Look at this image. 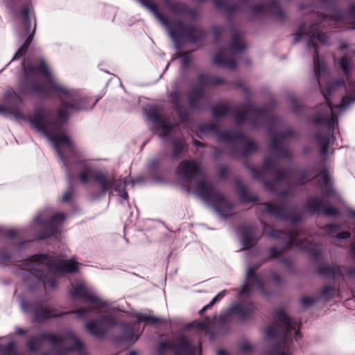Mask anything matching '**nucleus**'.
<instances>
[{
	"label": "nucleus",
	"mask_w": 355,
	"mask_h": 355,
	"mask_svg": "<svg viewBox=\"0 0 355 355\" xmlns=\"http://www.w3.org/2000/svg\"><path fill=\"white\" fill-rule=\"evenodd\" d=\"M184 149V143L182 141H175L174 142L173 156L176 157Z\"/></svg>",
	"instance_id": "nucleus-36"
},
{
	"label": "nucleus",
	"mask_w": 355,
	"mask_h": 355,
	"mask_svg": "<svg viewBox=\"0 0 355 355\" xmlns=\"http://www.w3.org/2000/svg\"><path fill=\"white\" fill-rule=\"evenodd\" d=\"M313 66L315 74L318 77L324 70V64L322 60H320L318 55H317V58L313 60Z\"/></svg>",
	"instance_id": "nucleus-29"
},
{
	"label": "nucleus",
	"mask_w": 355,
	"mask_h": 355,
	"mask_svg": "<svg viewBox=\"0 0 355 355\" xmlns=\"http://www.w3.org/2000/svg\"><path fill=\"white\" fill-rule=\"evenodd\" d=\"M44 285L45 287L50 286L53 287L55 286L54 282L44 281Z\"/></svg>",
	"instance_id": "nucleus-57"
},
{
	"label": "nucleus",
	"mask_w": 355,
	"mask_h": 355,
	"mask_svg": "<svg viewBox=\"0 0 355 355\" xmlns=\"http://www.w3.org/2000/svg\"><path fill=\"white\" fill-rule=\"evenodd\" d=\"M19 21H20L21 34L26 35L27 37L26 38L24 44L21 45V46L16 52L12 60L19 58V57L22 56L23 55H24L26 53L30 43L33 40V37L34 36L35 29H36V26L35 25L33 30L31 31V19H30V17L28 15V9H26V8L24 9L19 14Z\"/></svg>",
	"instance_id": "nucleus-8"
},
{
	"label": "nucleus",
	"mask_w": 355,
	"mask_h": 355,
	"mask_svg": "<svg viewBox=\"0 0 355 355\" xmlns=\"http://www.w3.org/2000/svg\"><path fill=\"white\" fill-rule=\"evenodd\" d=\"M196 327L202 329L203 330H207L208 329V324L207 322H198L196 325Z\"/></svg>",
	"instance_id": "nucleus-49"
},
{
	"label": "nucleus",
	"mask_w": 355,
	"mask_h": 355,
	"mask_svg": "<svg viewBox=\"0 0 355 355\" xmlns=\"http://www.w3.org/2000/svg\"><path fill=\"white\" fill-rule=\"evenodd\" d=\"M139 321H144L148 323L155 324L160 321V319L156 317L148 316L144 314H140L138 316Z\"/></svg>",
	"instance_id": "nucleus-34"
},
{
	"label": "nucleus",
	"mask_w": 355,
	"mask_h": 355,
	"mask_svg": "<svg viewBox=\"0 0 355 355\" xmlns=\"http://www.w3.org/2000/svg\"><path fill=\"white\" fill-rule=\"evenodd\" d=\"M290 352L287 349L277 350L272 352L270 355H289Z\"/></svg>",
	"instance_id": "nucleus-45"
},
{
	"label": "nucleus",
	"mask_w": 355,
	"mask_h": 355,
	"mask_svg": "<svg viewBox=\"0 0 355 355\" xmlns=\"http://www.w3.org/2000/svg\"><path fill=\"white\" fill-rule=\"evenodd\" d=\"M254 268H249L247 271V283L243 285L241 294H245L250 291V286L261 290L262 282L254 275Z\"/></svg>",
	"instance_id": "nucleus-18"
},
{
	"label": "nucleus",
	"mask_w": 355,
	"mask_h": 355,
	"mask_svg": "<svg viewBox=\"0 0 355 355\" xmlns=\"http://www.w3.org/2000/svg\"><path fill=\"white\" fill-rule=\"evenodd\" d=\"M33 315L35 320L40 322L53 317L60 316L62 314L55 309L41 306L35 309Z\"/></svg>",
	"instance_id": "nucleus-19"
},
{
	"label": "nucleus",
	"mask_w": 355,
	"mask_h": 355,
	"mask_svg": "<svg viewBox=\"0 0 355 355\" xmlns=\"http://www.w3.org/2000/svg\"><path fill=\"white\" fill-rule=\"evenodd\" d=\"M328 231H329V233L331 234H334V230H338V227L336 225H329L327 227Z\"/></svg>",
	"instance_id": "nucleus-52"
},
{
	"label": "nucleus",
	"mask_w": 355,
	"mask_h": 355,
	"mask_svg": "<svg viewBox=\"0 0 355 355\" xmlns=\"http://www.w3.org/2000/svg\"><path fill=\"white\" fill-rule=\"evenodd\" d=\"M309 35L310 37V41L308 43V46L309 47L311 46V45L314 46V41L315 40H318L324 44L327 42V35L320 32L314 26L311 28V30L309 31Z\"/></svg>",
	"instance_id": "nucleus-24"
},
{
	"label": "nucleus",
	"mask_w": 355,
	"mask_h": 355,
	"mask_svg": "<svg viewBox=\"0 0 355 355\" xmlns=\"http://www.w3.org/2000/svg\"><path fill=\"white\" fill-rule=\"evenodd\" d=\"M236 137H232V135H230L228 133H225V138L227 139H234Z\"/></svg>",
	"instance_id": "nucleus-63"
},
{
	"label": "nucleus",
	"mask_w": 355,
	"mask_h": 355,
	"mask_svg": "<svg viewBox=\"0 0 355 355\" xmlns=\"http://www.w3.org/2000/svg\"><path fill=\"white\" fill-rule=\"evenodd\" d=\"M143 6L151 11L154 15L164 25L167 27L169 35L171 37H174L176 34L184 35L186 32V28L182 25V23L178 22V28L176 31H173L169 27L167 19L164 17L158 11L156 6L150 0H138Z\"/></svg>",
	"instance_id": "nucleus-13"
},
{
	"label": "nucleus",
	"mask_w": 355,
	"mask_h": 355,
	"mask_svg": "<svg viewBox=\"0 0 355 355\" xmlns=\"http://www.w3.org/2000/svg\"><path fill=\"white\" fill-rule=\"evenodd\" d=\"M6 102L7 103L6 110L10 112L17 120L26 119L25 116L19 110V107L22 103V100L17 94L15 92H8L6 94Z\"/></svg>",
	"instance_id": "nucleus-16"
},
{
	"label": "nucleus",
	"mask_w": 355,
	"mask_h": 355,
	"mask_svg": "<svg viewBox=\"0 0 355 355\" xmlns=\"http://www.w3.org/2000/svg\"><path fill=\"white\" fill-rule=\"evenodd\" d=\"M80 178L82 182L85 184L92 180H96L101 187L103 193L113 187L122 199L125 200L128 198V193L125 191L126 182L124 180H119L118 182H114L112 180L105 178L103 174L91 168H87L83 171L80 175Z\"/></svg>",
	"instance_id": "nucleus-5"
},
{
	"label": "nucleus",
	"mask_w": 355,
	"mask_h": 355,
	"mask_svg": "<svg viewBox=\"0 0 355 355\" xmlns=\"http://www.w3.org/2000/svg\"><path fill=\"white\" fill-rule=\"evenodd\" d=\"M331 18L335 21H341L343 20V16L340 13L337 12L334 16H331Z\"/></svg>",
	"instance_id": "nucleus-54"
},
{
	"label": "nucleus",
	"mask_w": 355,
	"mask_h": 355,
	"mask_svg": "<svg viewBox=\"0 0 355 355\" xmlns=\"http://www.w3.org/2000/svg\"><path fill=\"white\" fill-rule=\"evenodd\" d=\"M266 210L268 213L275 214L279 217H281L280 209L281 207L277 205H272L269 203H266L264 205Z\"/></svg>",
	"instance_id": "nucleus-32"
},
{
	"label": "nucleus",
	"mask_w": 355,
	"mask_h": 355,
	"mask_svg": "<svg viewBox=\"0 0 355 355\" xmlns=\"http://www.w3.org/2000/svg\"><path fill=\"white\" fill-rule=\"evenodd\" d=\"M302 302L304 306H308L313 304V300L311 297H304L302 299Z\"/></svg>",
	"instance_id": "nucleus-46"
},
{
	"label": "nucleus",
	"mask_w": 355,
	"mask_h": 355,
	"mask_svg": "<svg viewBox=\"0 0 355 355\" xmlns=\"http://www.w3.org/2000/svg\"><path fill=\"white\" fill-rule=\"evenodd\" d=\"M244 248H248L251 246L248 237L244 238L243 240Z\"/></svg>",
	"instance_id": "nucleus-53"
},
{
	"label": "nucleus",
	"mask_w": 355,
	"mask_h": 355,
	"mask_svg": "<svg viewBox=\"0 0 355 355\" xmlns=\"http://www.w3.org/2000/svg\"><path fill=\"white\" fill-rule=\"evenodd\" d=\"M321 179L324 182V183L327 185V188L325 190V193L327 196H331V193H334L333 189L331 188L330 186H329V182L330 181V178L328 175L326 171H322L321 174Z\"/></svg>",
	"instance_id": "nucleus-31"
},
{
	"label": "nucleus",
	"mask_w": 355,
	"mask_h": 355,
	"mask_svg": "<svg viewBox=\"0 0 355 355\" xmlns=\"http://www.w3.org/2000/svg\"><path fill=\"white\" fill-rule=\"evenodd\" d=\"M216 4L219 7L227 6L230 0H214Z\"/></svg>",
	"instance_id": "nucleus-44"
},
{
	"label": "nucleus",
	"mask_w": 355,
	"mask_h": 355,
	"mask_svg": "<svg viewBox=\"0 0 355 355\" xmlns=\"http://www.w3.org/2000/svg\"><path fill=\"white\" fill-rule=\"evenodd\" d=\"M49 343L53 347H69L68 350L79 349L82 343L72 332H69L65 338L55 336L50 333H44L38 337L32 338L28 342V348L31 352H36L45 343Z\"/></svg>",
	"instance_id": "nucleus-4"
},
{
	"label": "nucleus",
	"mask_w": 355,
	"mask_h": 355,
	"mask_svg": "<svg viewBox=\"0 0 355 355\" xmlns=\"http://www.w3.org/2000/svg\"><path fill=\"white\" fill-rule=\"evenodd\" d=\"M320 273H322L324 275H331L332 276H335V275H336L337 273H338L340 272V270L338 268H327L321 269L320 270Z\"/></svg>",
	"instance_id": "nucleus-37"
},
{
	"label": "nucleus",
	"mask_w": 355,
	"mask_h": 355,
	"mask_svg": "<svg viewBox=\"0 0 355 355\" xmlns=\"http://www.w3.org/2000/svg\"><path fill=\"white\" fill-rule=\"evenodd\" d=\"M275 324L266 330V336L270 338L277 335H283L288 338L292 337L297 339L300 333L297 330V323L288 318L283 311L277 312Z\"/></svg>",
	"instance_id": "nucleus-6"
},
{
	"label": "nucleus",
	"mask_w": 355,
	"mask_h": 355,
	"mask_svg": "<svg viewBox=\"0 0 355 355\" xmlns=\"http://www.w3.org/2000/svg\"><path fill=\"white\" fill-rule=\"evenodd\" d=\"M65 218V215L62 213L55 214L51 218V222L46 226L48 232L45 233L41 236V238H46L53 235L57 230L58 226Z\"/></svg>",
	"instance_id": "nucleus-22"
},
{
	"label": "nucleus",
	"mask_w": 355,
	"mask_h": 355,
	"mask_svg": "<svg viewBox=\"0 0 355 355\" xmlns=\"http://www.w3.org/2000/svg\"><path fill=\"white\" fill-rule=\"evenodd\" d=\"M309 207L314 211L323 210L324 214L328 216H334L338 214V210L334 207H322V202L318 198H311L309 202Z\"/></svg>",
	"instance_id": "nucleus-21"
},
{
	"label": "nucleus",
	"mask_w": 355,
	"mask_h": 355,
	"mask_svg": "<svg viewBox=\"0 0 355 355\" xmlns=\"http://www.w3.org/2000/svg\"><path fill=\"white\" fill-rule=\"evenodd\" d=\"M35 71V68L33 66L28 67V68L24 67V72L26 76H29Z\"/></svg>",
	"instance_id": "nucleus-51"
},
{
	"label": "nucleus",
	"mask_w": 355,
	"mask_h": 355,
	"mask_svg": "<svg viewBox=\"0 0 355 355\" xmlns=\"http://www.w3.org/2000/svg\"><path fill=\"white\" fill-rule=\"evenodd\" d=\"M225 291H222L221 292H220L217 295H216L212 299L209 304L205 305L202 308V309L199 311L200 314L203 313L207 309L211 307L214 304L220 300L225 295Z\"/></svg>",
	"instance_id": "nucleus-28"
},
{
	"label": "nucleus",
	"mask_w": 355,
	"mask_h": 355,
	"mask_svg": "<svg viewBox=\"0 0 355 355\" xmlns=\"http://www.w3.org/2000/svg\"><path fill=\"white\" fill-rule=\"evenodd\" d=\"M171 350L175 355H193L195 350L187 338L181 336L171 343H161L158 347L159 355H163L165 350Z\"/></svg>",
	"instance_id": "nucleus-10"
},
{
	"label": "nucleus",
	"mask_w": 355,
	"mask_h": 355,
	"mask_svg": "<svg viewBox=\"0 0 355 355\" xmlns=\"http://www.w3.org/2000/svg\"><path fill=\"white\" fill-rule=\"evenodd\" d=\"M349 15H350L349 22L355 24V4H352L349 8Z\"/></svg>",
	"instance_id": "nucleus-40"
},
{
	"label": "nucleus",
	"mask_w": 355,
	"mask_h": 355,
	"mask_svg": "<svg viewBox=\"0 0 355 355\" xmlns=\"http://www.w3.org/2000/svg\"><path fill=\"white\" fill-rule=\"evenodd\" d=\"M182 64L184 67L187 66L190 62L189 53H184L180 57Z\"/></svg>",
	"instance_id": "nucleus-41"
},
{
	"label": "nucleus",
	"mask_w": 355,
	"mask_h": 355,
	"mask_svg": "<svg viewBox=\"0 0 355 355\" xmlns=\"http://www.w3.org/2000/svg\"><path fill=\"white\" fill-rule=\"evenodd\" d=\"M0 353L2 355H15L16 351L14 347V343H10L7 347L3 348L0 347Z\"/></svg>",
	"instance_id": "nucleus-33"
},
{
	"label": "nucleus",
	"mask_w": 355,
	"mask_h": 355,
	"mask_svg": "<svg viewBox=\"0 0 355 355\" xmlns=\"http://www.w3.org/2000/svg\"><path fill=\"white\" fill-rule=\"evenodd\" d=\"M274 165V162L271 159H266L264 163V167L266 169L270 168Z\"/></svg>",
	"instance_id": "nucleus-48"
},
{
	"label": "nucleus",
	"mask_w": 355,
	"mask_h": 355,
	"mask_svg": "<svg viewBox=\"0 0 355 355\" xmlns=\"http://www.w3.org/2000/svg\"><path fill=\"white\" fill-rule=\"evenodd\" d=\"M178 173L182 178L189 181L201 174V168L194 161H183L178 166Z\"/></svg>",
	"instance_id": "nucleus-14"
},
{
	"label": "nucleus",
	"mask_w": 355,
	"mask_h": 355,
	"mask_svg": "<svg viewBox=\"0 0 355 355\" xmlns=\"http://www.w3.org/2000/svg\"><path fill=\"white\" fill-rule=\"evenodd\" d=\"M350 236V233L349 232H343L337 234L338 239H346Z\"/></svg>",
	"instance_id": "nucleus-50"
},
{
	"label": "nucleus",
	"mask_w": 355,
	"mask_h": 355,
	"mask_svg": "<svg viewBox=\"0 0 355 355\" xmlns=\"http://www.w3.org/2000/svg\"><path fill=\"white\" fill-rule=\"evenodd\" d=\"M264 232L270 237H276L283 239L289 246L296 245L298 248L302 249H306L308 250H311L312 249V244L311 241H305L298 243V241L301 240V237L294 231L285 233L278 230H271L268 232L266 228H264Z\"/></svg>",
	"instance_id": "nucleus-11"
},
{
	"label": "nucleus",
	"mask_w": 355,
	"mask_h": 355,
	"mask_svg": "<svg viewBox=\"0 0 355 355\" xmlns=\"http://www.w3.org/2000/svg\"><path fill=\"white\" fill-rule=\"evenodd\" d=\"M202 94V91L201 88H198V89H194L192 92L191 96L189 99L190 104L191 105H194L196 103L195 101L193 99V96H195L196 97H200V96H201Z\"/></svg>",
	"instance_id": "nucleus-38"
},
{
	"label": "nucleus",
	"mask_w": 355,
	"mask_h": 355,
	"mask_svg": "<svg viewBox=\"0 0 355 355\" xmlns=\"http://www.w3.org/2000/svg\"><path fill=\"white\" fill-rule=\"evenodd\" d=\"M33 90L36 91V92H40V91H42V88L38 85H35L33 87Z\"/></svg>",
	"instance_id": "nucleus-59"
},
{
	"label": "nucleus",
	"mask_w": 355,
	"mask_h": 355,
	"mask_svg": "<svg viewBox=\"0 0 355 355\" xmlns=\"http://www.w3.org/2000/svg\"><path fill=\"white\" fill-rule=\"evenodd\" d=\"M115 324L113 318L110 317H104L98 322H90L87 324V330L96 337L102 336L108 327L114 326Z\"/></svg>",
	"instance_id": "nucleus-15"
},
{
	"label": "nucleus",
	"mask_w": 355,
	"mask_h": 355,
	"mask_svg": "<svg viewBox=\"0 0 355 355\" xmlns=\"http://www.w3.org/2000/svg\"><path fill=\"white\" fill-rule=\"evenodd\" d=\"M228 107L226 105H218L212 107V114L215 116H223L227 114Z\"/></svg>",
	"instance_id": "nucleus-27"
},
{
	"label": "nucleus",
	"mask_w": 355,
	"mask_h": 355,
	"mask_svg": "<svg viewBox=\"0 0 355 355\" xmlns=\"http://www.w3.org/2000/svg\"><path fill=\"white\" fill-rule=\"evenodd\" d=\"M73 196V193L71 191H67L63 196H62V200L64 202H68L69 201Z\"/></svg>",
	"instance_id": "nucleus-43"
},
{
	"label": "nucleus",
	"mask_w": 355,
	"mask_h": 355,
	"mask_svg": "<svg viewBox=\"0 0 355 355\" xmlns=\"http://www.w3.org/2000/svg\"><path fill=\"white\" fill-rule=\"evenodd\" d=\"M347 46V42H342L340 44V49H343L346 48Z\"/></svg>",
	"instance_id": "nucleus-64"
},
{
	"label": "nucleus",
	"mask_w": 355,
	"mask_h": 355,
	"mask_svg": "<svg viewBox=\"0 0 355 355\" xmlns=\"http://www.w3.org/2000/svg\"><path fill=\"white\" fill-rule=\"evenodd\" d=\"M189 33H191V32L196 33H200V31L198 28H190L189 30Z\"/></svg>",
	"instance_id": "nucleus-62"
},
{
	"label": "nucleus",
	"mask_w": 355,
	"mask_h": 355,
	"mask_svg": "<svg viewBox=\"0 0 355 355\" xmlns=\"http://www.w3.org/2000/svg\"><path fill=\"white\" fill-rule=\"evenodd\" d=\"M354 102H355V82L350 83V93L343 96L341 103L336 107L345 109Z\"/></svg>",
	"instance_id": "nucleus-25"
},
{
	"label": "nucleus",
	"mask_w": 355,
	"mask_h": 355,
	"mask_svg": "<svg viewBox=\"0 0 355 355\" xmlns=\"http://www.w3.org/2000/svg\"><path fill=\"white\" fill-rule=\"evenodd\" d=\"M180 94L178 92H174L173 94H171L170 100L173 103L174 106L178 111L181 118L182 119H184L185 116L181 114L180 112Z\"/></svg>",
	"instance_id": "nucleus-30"
},
{
	"label": "nucleus",
	"mask_w": 355,
	"mask_h": 355,
	"mask_svg": "<svg viewBox=\"0 0 355 355\" xmlns=\"http://www.w3.org/2000/svg\"><path fill=\"white\" fill-rule=\"evenodd\" d=\"M148 117L154 123H158L160 136L164 137L171 131L172 126L164 119H163L159 112L155 107H149L147 112Z\"/></svg>",
	"instance_id": "nucleus-17"
},
{
	"label": "nucleus",
	"mask_w": 355,
	"mask_h": 355,
	"mask_svg": "<svg viewBox=\"0 0 355 355\" xmlns=\"http://www.w3.org/2000/svg\"><path fill=\"white\" fill-rule=\"evenodd\" d=\"M302 33H298L296 34L295 39V42H297L300 40V38L302 37Z\"/></svg>",
	"instance_id": "nucleus-60"
},
{
	"label": "nucleus",
	"mask_w": 355,
	"mask_h": 355,
	"mask_svg": "<svg viewBox=\"0 0 355 355\" xmlns=\"http://www.w3.org/2000/svg\"><path fill=\"white\" fill-rule=\"evenodd\" d=\"M73 297L84 299L87 301L93 309H101L105 303L98 299L94 294L83 284H78L71 291Z\"/></svg>",
	"instance_id": "nucleus-12"
},
{
	"label": "nucleus",
	"mask_w": 355,
	"mask_h": 355,
	"mask_svg": "<svg viewBox=\"0 0 355 355\" xmlns=\"http://www.w3.org/2000/svg\"><path fill=\"white\" fill-rule=\"evenodd\" d=\"M256 309L253 304H237L232 307L231 313L238 315L241 318L250 316Z\"/></svg>",
	"instance_id": "nucleus-20"
},
{
	"label": "nucleus",
	"mask_w": 355,
	"mask_h": 355,
	"mask_svg": "<svg viewBox=\"0 0 355 355\" xmlns=\"http://www.w3.org/2000/svg\"><path fill=\"white\" fill-rule=\"evenodd\" d=\"M340 67L344 73L347 76L348 70L351 67V61L347 57H343L340 62Z\"/></svg>",
	"instance_id": "nucleus-35"
},
{
	"label": "nucleus",
	"mask_w": 355,
	"mask_h": 355,
	"mask_svg": "<svg viewBox=\"0 0 355 355\" xmlns=\"http://www.w3.org/2000/svg\"><path fill=\"white\" fill-rule=\"evenodd\" d=\"M279 10L278 5L276 3H272L270 7H264L263 6H259L251 8V12L254 15L261 14H276V11ZM277 15H279V18H282V13L278 12Z\"/></svg>",
	"instance_id": "nucleus-23"
},
{
	"label": "nucleus",
	"mask_w": 355,
	"mask_h": 355,
	"mask_svg": "<svg viewBox=\"0 0 355 355\" xmlns=\"http://www.w3.org/2000/svg\"><path fill=\"white\" fill-rule=\"evenodd\" d=\"M305 178V174H301V179L299 180L298 184H302L304 183V179Z\"/></svg>",
	"instance_id": "nucleus-58"
},
{
	"label": "nucleus",
	"mask_w": 355,
	"mask_h": 355,
	"mask_svg": "<svg viewBox=\"0 0 355 355\" xmlns=\"http://www.w3.org/2000/svg\"><path fill=\"white\" fill-rule=\"evenodd\" d=\"M279 251L276 248H272L270 250V255L272 257H276L279 254Z\"/></svg>",
	"instance_id": "nucleus-56"
},
{
	"label": "nucleus",
	"mask_w": 355,
	"mask_h": 355,
	"mask_svg": "<svg viewBox=\"0 0 355 355\" xmlns=\"http://www.w3.org/2000/svg\"><path fill=\"white\" fill-rule=\"evenodd\" d=\"M244 46V44L239 37L237 35H235L232 40L231 48L230 49H224L218 52L214 57V62L218 65L225 66L230 69L234 68L236 64L231 56H232L235 53L243 49Z\"/></svg>",
	"instance_id": "nucleus-9"
},
{
	"label": "nucleus",
	"mask_w": 355,
	"mask_h": 355,
	"mask_svg": "<svg viewBox=\"0 0 355 355\" xmlns=\"http://www.w3.org/2000/svg\"><path fill=\"white\" fill-rule=\"evenodd\" d=\"M195 193L208 203H212L216 211L223 216H230L233 205L223 195L212 187L209 182L202 180L198 183Z\"/></svg>",
	"instance_id": "nucleus-3"
},
{
	"label": "nucleus",
	"mask_w": 355,
	"mask_h": 355,
	"mask_svg": "<svg viewBox=\"0 0 355 355\" xmlns=\"http://www.w3.org/2000/svg\"><path fill=\"white\" fill-rule=\"evenodd\" d=\"M90 311L89 309L87 308L81 309L75 311V313L77 315L78 318H85L87 316L88 313Z\"/></svg>",
	"instance_id": "nucleus-39"
},
{
	"label": "nucleus",
	"mask_w": 355,
	"mask_h": 355,
	"mask_svg": "<svg viewBox=\"0 0 355 355\" xmlns=\"http://www.w3.org/2000/svg\"><path fill=\"white\" fill-rule=\"evenodd\" d=\"M37 69L45 77L47 87L50 90L60 93L62 105L58 110L56 122L51 123L47 113L38 111L31 120V123L46 135L55 146L60 157L65 162L62 148L70 153L73 150L74 144L69 136L62 130L61 123L66 121L70 114L87 109V107L85 105L87 100L81 98L77 92L68 89L58 83L44 60L40 61Z\"/></svg>",
	"instance_id": "nucleus-1"
},
{
	"label": "nucleus",
	"mask_w": 355,
	"mask_h": 355,
	"mask_svg": "<svg viewBox=\"0 0 355 355\" xmlns=\"http://www.w3.org/2000/svg\"><path fill=\"white\" fill-rule=\"evenodd\" d=\"M331 292H335V290L331 286L325 287L323 290V295L324 296H329Z\"/></svg>",
	"instance_id": "nucleus-47"
},
{
	"label": "nucleus",
	"mask_w": 355,
	"mask_h": 355,
	"mask_svg": "<svg viewBox=\"0 0 355 355\" xmlns=\"http://www.w3.org/2000/svg\"><path fill=\"white\" fill-rule=\"evenodd\" d=\"M343 82L337 81L327 87L326 92L323 93V96L326 102L322 104L317 110V114L314 118V121L317 123L327 124L329 128H334L335 125V117L332 112L331 106L329 96L336 89L338 86L343 85Z\"/></svg>",
	"instance_id": "nucleus-7"
},
{
	"label": "nucleus",
	"mask_w": 355,
	"mask_h": 355,
	"mask_svg": "<svg viewBox=\"0 0 355 355\" xmlns=\"http://www.w3.org/2000/svg\"><path fill=\"white\" fill-rule=\"evenodd\" d=\"M257 110L252 106H248L245 109L241 110L236 115V118L238 122H241L243 119L248 117L250 114L257 112Z\"/></svg>",
	"instance_id": "nucleus-26"
},
{
	"label": "nucleus",
	"mask_w": 355,
	"mask_h": 355,
	"mask_svg": "<svg viewBox=\"0 0 355 355\" xmlns=\"http://www.w3.org/2000/svg\"><path fill=\"white\" fill-rule=\"evenodd\" d=\"M218 355H227V352L225 350H218L217 352Z\"/></svg>",
	"instance_id": "nucleus-61"
},
{
	"label": "nucleus",
	"mask_w": 355,
	"mask_h": 355,
	"mask_svg": "<svg viewBox=\"0 0 355 355\" xmlns=\"http://www.w3.org/2000/svg\"><path fill=\"white\" fill-rule=\"evenodd\" d=\"M47 265L58 273L75 272L78 270L77 263L73 260L49 261L45 255L32 257L26 261L24 269L40 279L42 277L41 272Z\"/></svg>",
	"instance_id": "nucleus-2"
},
{
	"label": "nucleus",
	"mask_w": 355,
	"mask_h": 355,
	"mask_svg": "<svg viewBox=\"0 0 355 355\" xmlns=\"http://www.w3.org/2000/svg\"><path fill=\"white\" fill-rule=\"evenodd\" d=\"M257 148V146L254 142L252 141L248 140L246 142V148H247V153L254 150Z\"/></svg>",
	"instance_id": "nucleus-42"
},
{
	"label": "nucleus",
	"mask_w": 355,
	"mask_h": 355,
	"mask_svg": "<svg viewBox=\"0 0 355 355\" xmlns=\"http://www.w3.org/2000/svg\"><path fill=\"white\" fill-rule=\"evenodd\" d=\"M328 151V144H324L321 146V152L322 154L325 155Z\"/></svg>",
	"instance_id": "nucleus-55"
}]
</instances>
